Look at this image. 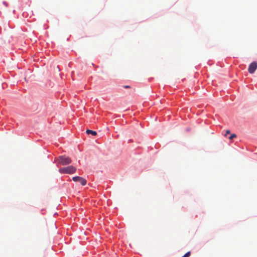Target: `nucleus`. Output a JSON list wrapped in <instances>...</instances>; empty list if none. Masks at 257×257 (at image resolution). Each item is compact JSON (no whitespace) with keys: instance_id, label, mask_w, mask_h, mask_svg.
I'll return each mask as SVG.
<instances>
[{"instance_id":"obj_1","label":"nucleus","mask_w":257,"mask_h":257,"mask_svg":"<svg viewBox=\"0 0 257 257\" xmlns=\"http://www.w3.org/2000/svg\"><path fill=\"white\" fill-rule=\"evenodd\" d=\"M59 171L61 173L73 174L76 171V168L73 166L60 168Z\"/></svg>"},{"instance_id":"obj_2","label":"nucleus","mask_w":257,"mask_h":257,"mask_svg":"<svg viewBox=\"0 0 257 257\" xmlns=\"http://www.w3.org/2000/svg\"><path fill=\"white\" fill-rule=\"evenodd\" d=\"M58 162L62 165H67L70 164L72 161L69 157L62 156L59 157Z\"/></svg>"},{"instance_id":"obj_3","label":"nucleus","mask_w":257,"mask_h":257,"mask_svg":"<svg viewBox=\"0 0 257 257\" xmlns=\"http://www.w3.org/2000/svg\"><path fill=\"white\" fill-rule=\"evenodd\" d=\"M72 180L74 182H79L80 183V184L83 186L85 185L87 183V181L85 179H84L82 177H79V176L73 177L72 178Z\"/></svg>"},{"instance_id":"obj_4","label":"nucleus","mask_w":257,"mask_h":257,"mask_svg":"<svg viewBox=\"0 0 257 257\" xmlns=\"http://www.w3.org/2000/svg\"><path fill=\"white\" fill-rule=\"evenodd\" d=\"M257 69V63L255 61L252 62L249 66L248 71L249 73H253Z\"/></svg>"},{"instance_id":"obj_5","label":"nucleus","mask_w":257,"mask_h":257,"mask_svg":"<svg viewBox=\"0 0 257 257\" xmlns=\"http://www.w3.org/2000/svg\"><path fill=\"white\" fill-rule=\"evenodd\" d=\"M86 133L88 135L91 134L93 136H96L97 135L96 132L90 130H87Z\"/></svg>"},{"instance_id":"obj_6","label":"nucleus","mask_w":257,"mask_h":257,"mask_svg":"<svg viewBox=\"0 0 257 257\" xmlns=\"http://www.w3.org/2000/svg\"><path fill=\"white\" fill-rule=\"evenodd\" d=\"M236 137V135L234 134H233L232 135H230V136L229 137V139L230 140H232L233 139L235 138Z\"/></svg>"},{"instance_id":"obj_7","label":"nucleus","mask_w":257,"mask_h":257,"mask_svg":"<svg viewBox=\"0 0 257 257\" xmlns=\"http://www.w3.org/2000/svg\"><path fill=\"white\" fill-rule=\"evenodd\" d=\"M190 251H188L186 252L184 255H183L182 257H189L190 255Z\"/></svg>"},{"instance_id":"obj_8","label":"nucleus","mask_w":257,"mask_h":257,"mask_svg":"<svg viewBox=\"0 0 257 257\" xmlns=\"http://www.w3.org/2000/svg\"><path fill=\"white\" fill-rule=\"evenodd\" d=\"M230 133V132L229 130H226V133H225V136H226L227 135L229 134Z\"/></svg>"},{"instance_id":"obj_9","label":"nucleus","mask_w":257,"mask_h":257,"mask_svg":"<svg viewBox=\"0 0 257 257\" xmlns=\"http://www.w3.org/2000/svg\"><path fill=\"white\" fill-rule=\"evenodd\" d=\"M123 87H124V88H130L131 87H130V86H128V85H124V86H123Z\"/></svg>"}]
</instances>
